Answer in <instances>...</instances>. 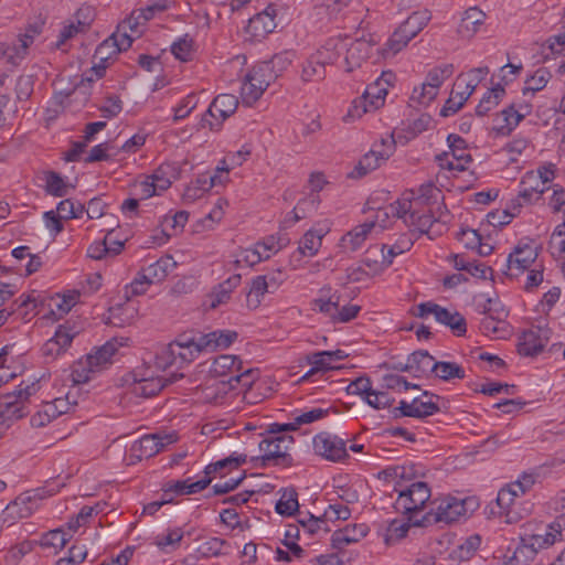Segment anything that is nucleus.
<instances>
[{
	"instance_id": "nucleus-26",
	"label": "nucleus",
	"mask_w": 565,
	"mask_h": 565,
	"mask_svg": "<svg viewBox=\"0 0 565 565\" xmlns=\"http://www.w3.org/2000/svg\"><path fill=\"white\" fill-rule=\"evenodd\" d=\"M313 309L328 316L334 322L338 307L340 305V295L332 291L330 286H324L319 290V297L312 301Z\"/></svg>"
},
{
	"instance_id": "nucleus-31",
	"label": "nucleus",
	"mask_w": 565,
	"mask_h": 565,
	"mask_svg": "<svg viewBox=\"0 0 565 565\" xmlns=\"http://www.w3.org/2000/svg\"><path fill=\"white\" fill-rule=\"evenodd\" d=\"M175 266L177 263L173 260L172 256H162L154 263L142 267L145 270L143 278L153 284L160 282L166 279V277L175 268Z\"/></svg>"
},
{
	"instance_id": "nucleus-36",
	"label": "nucleus",
	"mask_w": 565,
	"mask_h": 565,
	"mask_svg": "<svg viewBox=\"0 0 565 565\" xmlns=\"http://www.w3.org/2000/svg\"><path fill=\"white\" fill-rule=\"evenodd\" d=\"M211 481L212 479L210 477H205L195 482H191L190 479L169 481L166 483V493L173 492L177 495L198 493L204 490L211 483Z\"/></svg>"
},
{
	"instance_id": "nucleus-6",
	"label": "nucleus",
	"mask_w": 565,
	"mask_h": 565,
	"mask_svg": "<svg viewBox=\"0 0 565 565\" xmlns=\"http://www.w3.org/2000/svg\"><path fill=\"white\" fill-rule=\"evenodd\" d=\"M238 98L232 94L217 95L202 117V126L207 125L213 131H218L223 122L236 111Z\"/></svg>"
},
{
	"instance_id": "nucleus-18",
	"label": "nucleus",
	"mask_w": 565,
	"mask_h": 565,
	"mask_svg": "<svg viewBox=\"0 0 565 565\" xmlns=\"http://www.w3.org/2000/svg\"><path fill=\"white\" fill-rule=\"evenodd\" d=\"M174 343H178L177 353L183 367L198 359L200 353L205 352L200 332H184L174 340Z\"/></svg>"
},
{
	"instance_id": "nucleus-64",
	"label": "nucleus",
	"mask_w": 565,
	"mask_h": 565,
	"mask_svg": "<svg viewBox=\"0 0 565 565\" xmlns=\"http://www.w3.org/2000/svg\"><path fill=\"white\" fill-rule=\"evenodd\" d=\"M550 508L556 513L555 520L552 523L565 531V490L558 492L551 500Z\"/></svg>"
},
{
	"instance_id": "nucleus-55",
	"label": "nucleus",
	"mask_w": 565,
	"mask_h": 565,
	"mask_svg": "<svg viewBox=\"0 0 565 565\" xmlns=\"http://www.w3.org/2000/svg\"><path fill=\"white\" fill-rule=\"evenodd\" d=\"M298 493L295 489H285L280 499L277 501L275 510L281 515H292L298 511Z\"/></svg>"
},
{
	"instance_id": "nucleus-7",
	"label": "nucleus",
	"mask_w": 565,
	"mask_h": 565,
	"mask_svg": "<svg viewBox=\"0 0 565 565\" xmlns=\"http://www.w3.org/2000/svg\"><path fill=\"white\" fill-rule=\"evenodd\" d=\"M178 440L175 433H156L142 436L132 443L130 447V456L137 460L150 458L162 451L166 446Z\"/></svg>"
},
{
	"instance_id": "nucleus-61",
	"label": "nucleus",
	"mask_w": 565,
	"mask_h": 565,
	"mask_svg": "<svg viewBox=\"0 0 565 565\" xmlns=\"http://www.w3.org/2000/svg\"><path fill=\"white\" fill-rule=\"evenodd\" d=\"M454 73L452 64H444L429 71L426 77V84L435 88L437 92L441 84Z\"/></svg>"
},
{
	"instance_id": "nucleus-43",
	"label": "nucleus",
	"mask_w": 565,
	"mask_h": 565,
	"mask_svg": "<svg viewBox=\"0 0 565 565\" xmlns=\"http://www.w3.org/2000/svg\"><path fill=\"white\" fill-rule=\"evenodd\" d=\"M480 544L481 536L479 534L470 535L451 551L450 557L459 562L469 561L479 550Z\"/></svg>"
},
{
	"instance_id": "nucleus-17",
	"label": "nucleus",
	"mask_w": 565,
	"mask_h": 565,
	"mask_svg": "<svg viewBox=\"0 0 565 565\" xmlns=\"http://www.w3.org/2000/svg\"><path fill=\"white\" fill-rule=\"evenodd\" d=\"M276 14L277 9L275 8V6L269 4L268 7H266L264 11L255 14L253 18L249 19L248 24L246 26V32L255 41H260L276 29Z\"/></svg>"
},
{
	"instance_id": "nucleus-45",
	"label": "nucleus",
	"mask_w": 565,
	"mask_h": 565,
	"mask_svg": "<svg viewBox=\"0 0 565 565\" xmlns=\"http://www.w3.org/2000/svg\"><path fill=\"white\" fill-rule=\"evenodd\" d=\"M345 50V40L342 38H330L326 43L317 51L316 54H321L327 58L326 65H331L338 62Z\"/></svg>"
},
{
	"instance_id": "nucleus-21",
	"label": "nucleus",
	"mask_w": 565,
	"mask_h": 565,
	"mask_svg": "<svg viewBox=\"0 0 565 565\" xmlns=\"http://www.w3.org/2000/svg\"><path fill=\"white\" fill-rule=\"evenodd\" d=\"M183 374L173 373L171 377L164 379L161 376L157 377H145L140 380H136L132 384L131 392L136 396L140 397H151L157 395L161 390L169 383L181 379Z\"/></svg>"
},
{
	"instance_id": "nucleus-44",
	"label": "nucleus",
	"mask_w": 565,
	"mask_h": 565,
	"mask_svg": "<svg viewBox=\"0 0 565 565\" xmlns=\"http://www.w3.org/2000/svg\"><path fill=\"white\" fill-rule=\"evenodd\" d=\"M298 524L302 534L308 537L319 535L320 532L328 533L330 531L324 516L317 518L310 513L305 518L298 519Z\"/></svg>"
},
{
	"instance_id": "nucleus-41",
	"label": "nucleus",
	"mask_w": 565,
	"mask_h": 565,
	"mask_svg": "<svg viewBox=\"0 0 565 565\" xmlns=\"http://www.w3.org/2000/svg\"><path fill=\"white\" fill-rule=\"evenodd\" d=\"M504 95L505 89L503 85L498 83L483 95L476 107V114L478 116H486L490 110L499 105Z\"/></svg>"
},
{
	"instance_id": "nucleus-24",
	"label": "nucleus",
	"mask_w": 565,
	"mask_h": 565,
	"mask_svg": "<svg viewBox=\"0 0 565 565\" xmlns=\"http://www.w3.org/2000/svg\"><path fill=\"white\" fill-rule=\"evenodd\" d=\"M369 529L365 524L347 525L332 534L331 542L335 550L341 551L344 546L356 543L366 536Z\"/></svg>"
},
{
	"instance_id": "nucleus-47",
	"label": "nucleus",
	"mask_w": 565,
	"mask_h": 565,
	"mask_svg": "<svg viewBox=\"0 0 565 565\" xmlns=\"http://www.w3.org/2000/svg\"><path fill=\"white\" fill-rule=\"evenodd\" d=\"M44 180L46 193L55 198H63L68 194L71 189H74L73 185L65 183L63 178L54 171L46 172Z\"/></svg>"
},
{
	"instance_id": "nucleus-13",
	"label": "nucleus",
	"mask_w": 565,
	"mask_h": 565,
	"mask_svg": "<svg viewBox=\"0 0 565 565\" xmlns=\"http://www.w3.org/2000/svg\"><path fill=\"white\" fill-rule=\"evenodd\" d=\"M313 449L317 455L329 461H342L349 457L345 441L329 433L315 436Z\"/></svg>"
},
{
	"instance_id": "nucleus-2",
	"label": "nucleus",
	"mask_w": 565,
	"mask_h": 565,
	"mask_svg": "<svg viewBox=\"0 0 565 565\" xmlns=\"http://www.w3.org/2000/svg\"><path fill=\"white\" fill-rule=\"evenodd\" d=\"M39 390V383L32 382L0 397V437L9 429L13 420L24 417L29 411L25 402Z\"/></svg>"
},
{
	"instance_id": "nucleus-20",
	"label": "nucleus",
	"mask_w": 565,
	"mask_h": 565,
	"mask_svg": "<svg viewBox=\"0 0 565 565\" xmlns=\"http://www.w3.org/2000/svg\"><path fill=\"white\" fill-rule=\"evenodd\" d=\"M76 332L66 326H58L54 335L42 347V353L46 358L55 359L64 353L71 345Z\"/></svg>"
},
{
	"instance_id": "nucleus-35",
	"label": "nucleus",
	"mask_w": 565,
	"mask_h": 565,
	"mask_svg": "<svg viewBox=\"0 0 565 565\" xmlns=\"http://www.w3.org/2000/svg\"><path fill=\"white\" fill-rule=\"evenodd\" d=\"M563 532L564 530L558 529L554 523H550L545 526L543 533L527 535V541H532V546L541 551L564 541Z\"/></svg>"
},
{
	"instance_id": "nucleus-29",
	"label": "nucleus",
	"mask_w": 565,
	"mask_h": 565,
	"mask_svg": "<svg viewBox=\"0 0 565 565\" xmlns=\"http://www.w3.org/2000/svg\"><path fill=\"white\" fill-rule=\"evenodd\" d=\"M236 338L237 332L233 330H214L209 333H201V341L205 347V352L226 349Z\"/></svg>"
},
{
	"instance_id": "nucleus-51",
	"label": "nucleus",
	"mask_w": 565,
	"mask_h": 565,
	"mask_svg": "<svg viewBox=\"0 0 565 565\" xmlns=\"http://www.w3.org/2000/svg\"><path fill=\"white\" fill-rule=\"evenodd\" d=\"M480 331L492 339H503L509 334V323L483 317L479 324Z\"/></svg>"
},
{
	"instance_id": "nucleus-60",
	"label": "nucleus",
	"mask_w": 565,
	"mask_h": 565,
	"mask_svg": "<svg viewBox=\"0 0 565 565\" xmlns=\"http://www.w3.org/2000/svg\"><path fill=\"white\" fill-rule=\"evenodd\" d=\"M226 545L227 542L221 537H210L201 543L196 551L202 558L216 557L224 554L223 547Z\"/></svg>"
},
{
	"instance_id": "nucleus-5",
	"label": "nucleus",
	"mask_w": 565,
	"mask_h": 565,
	"mask_svg": "<svg viewBox=\"0 0 565 565\" xmlns=\"http://www.w3.org/2000/svg\"><path fill=\"white\" fill-rule=\"evenodd\" d=\"M274 82L273 74L267 65L256 64L245 76L241 86L242 102L246 106L256 103Z\"/></svg>"
},
{
	"instance_id": "nucleus-1",
	"label": "nucleus",
	"mask_w": 565,
	"mask_h": 565,
	"mask_svg": "<svg viewBox=\"0 0 565 565\" xmlns=\"http://www.w3.org/2000/svg\"><path fill=\"white\" fill-rule=\"evenodd\" d=\"M210 373L214 377H220L223 384H228L231 390H235L238 386L242 388L252 387L258 375V370H244L242 361L237 356L223 354L214 359Z\"/></svg>"
},
{
	"instance_id": "nucleus-32",
	"label": "nucleus",
	"mask_w": 565,
	"mask_h": 565,
	"mask_svg": "<svg viewBox=\"0 0 565 565\" xmlns=\"http://www.w3.org/2000/svg\"><path fill=\"white\" fill-rule=\"evenodd\" d=\"M435 320L448 327L457 337H462L467 332V322L465 317L458 311H450L447 308L439 306L436 310Z\"/></svg>"
},
{
	"instance_id": "nucleus-3",
	"label": "nucleus",
	"mask_w": 565,
	"mask_h": 565,
	"mask_svg": "<svg viewBox=\"0 0 565 565\" xmlns=\"http://www.w3.org/2000/svg\"><path fill=\"white\" fill-rule=\"evenodd\" d=\"M478 502L475 498L458 499L455 497H445L438 500L434 511L427 514L426 520L434 518L435 522L452 523L465 518L469 512L475 511Z\"/></svg>"
},
{
	"instance_id": "nucleus-19",
	"label": "nucleus",
	"mask_w": 565,
	"mask_h": 565,
	"mask_svg": "<svg viewBox=\"0 0 565 565\" xmlns=\"http://www.w3.org/2000/svg\"><path fill=\"white\" fill-rule=\"evenodd\" d=\"M437 361L427 351L419 350L408 355L404 365L399 364L396 370L411 372L415 377H422L435 371Z\"/></svg>"
},
{
	"instance_id": "nucleus-12",
	"label": "nucleus",
	"mask_w": 565,
	"mask_h": 565,
	"mask_svg": "<svg viewBox=\"0 0 565 565\" xmlns=\"http://www.w3.org/2000/svg\"><path fill=\"white\" fill-rule=\"evenodd\" d=\"M381 149H371L359 161L351 175L361 178L377 169L384 161H386L395 150V141L393 137L382 139Z\"/></svg>"
},
{
	"instance_id": "nucleus-57",
	"label": "nucleus",
	"mask_w": 565,
	"mask_h": 565,
	"mask_svg": "<svg viewBox=\"0 0 565 565\" xmlns=\"http://www.w3.org/2000/svg\"><path fill=\"white\" fill-rule=\"evenodd\" d=\"M56 212L64 220L81 218L85 213V205L73 199H65L56 206Z\"/></svg>"
},
{
	"instance_id": "nucleus-48",
	"label": "nucleus",
	"mask_w": 565,
	"mask_h": 565,
	"mask_svg": "<svg viewBox=\"0 0 565 565\" xmlns=\"http://www.w3.org/2000/svg\"><path fill=\"white\" fill-rule=\"evenodd\" d=\"M552 75L546 67L537 68L529 78L525 81V85L522 89L524 96L527 94H534L542 90L550 82Z\"/></svg>"
},
{
	"instance_id": "nucleus-16",
	"label": "nucleus",
	"mask_w": 565,
	"mask_h": 565,
	"mask_svg": "<svg viewBox=\"0 0 565 565\" xmlns=\"http://www.w3.org/2000/svg\"><path fill=\"white\" fill-rule=\"evenodd\" d=\"M530 113L531 106L529 104H520L518 108L515 104H512L497 114L494 118L495 126L493 129L497 135L509 136Z\"/></svg>"
},
{
	"instance_id": "nucleus-59",
	"label": "nucleus",
	"mask_w": 565,
	"mask_h": 565,
	"mask_svg": "<svg viewBox=\"0 0 565 565\" xmlns=\"http://www.w3.org/2000/svg\"><path fill=\"white\" fill-rule=\"evenodd\" d=\"M387 95V89L382 87L381 83L377 81L372 85H369L362 95V97L370 104V107L374 110L379 109L383 106L385 96Z\"/></svg>"
},
{
	"instance_id": "nucleus-63",
	"label": "nucleus",
	"mask_w": 565,
	"mask_h": 565,
	"mask_svg": "<svg viewBox=\"0 0 565 565\" xmlns=\"http://www.w3.org/2000/svg\"><path fill=\"white\" fill-rule=\"evenodd\" d=\"M539 550L532 546V541H527V535L521 537L520 544L513 552V558L519 561L521 564L526 565L530 561H533Z\"/></svg>"
},
{
	"instance_id": "nucleus-4",
	"label": "nucleus",
	"mask_w": 565,
	"mask_h": 565,
	"mask_svg": "<svg viewBox=\"0 0 565 565\" xmlns=\"http://www.w3.org/2000/svg\"><path fill=\"white\" fill-rule=\"evenodd\" d=\"M398 498L395 502V507L398 511L404 514H409V520H413V514L422 511L425 504L431 497L430 488L424 481H416L406 488L397 489Z\"/></svg>"
},
{
	"instance_id": "nucleus-14",
	"label": "nucleus",
	"mask_w": 565,
	"mask_h": 565,
	"mask_svg": "<svg viewBox=\"0 0 565 565\" xmlns=\"http://www.w3.org/2000/svg\"><path fill=\"white\" fill-rule=\"evenodd\" d=\"M552 331L547 327L533 326L524 331L518 343V352L524 356H535L548 343Z\"/></svg>"
},
{
	"instance_id": "nucleus-34",
	"label": "nucleus",
	"mask_w": 565,
	"mask_h": 565,
	"mask_svg": "<svg viewBox=\"0 0 565 565\" xmlns=\"http://www.w3.org/2000/svg\"><path fill=\"white\" fill-rule=\"evenodd\" d=\"M122 345L117 339L107 341L104 345L98 348L94 353L88 354V365L97 369L99 372L103 367L111 362L113 355Z\"/></svg>"
},
{
	"instance_id": "nucleus-38",
	"label": "nucleus",
	"mask_w": 565,
	"mask_h": 565,
	"mask_svg": "<svg viewBox=\"0 0 565 565\" xmlns=\"http://www.w3.org/2000/svg\"><path fill=\"white\" fill-rule=\"evenodd\" d=\"M38 508L39 504L32 502L31 493L24 492L13 502L8 504L6 511L11 518L25 519L29 518Z\"/></svg>"
},
{
	"instance_id": "nucleus-8",
	"label": "nucleus",
	"mask_w": 565,
	"mask_h": 565,
	"mask_svg": "<svg viewBox=\"0 0 565 565\" xmlns=\"http://www.w3.org/2000/svg\"><path fill=\"white\" fill-rule=\"evenodd\" d=\"M292 443V437L285 435L264 439L259 443V450L263 455L253 457L252 461L258 467H266L270 461H275V463L286 462L289 459L287 450Z\"/></svg>"
},
{
	"instance_id": "nucleus-54",
	"label": "nucleus",
	"mask_w": 565,
	"mask_h": 565,
	"mask_svg": "<svg viewBox=\"0 0 565 565\" xmlns=\"http://www.w3.org/2000/svg\"><path fill=\"white\" fill-rule=\"evenodd\" d=\"M413 195L414 193H411V196L395 201L387 207V211L384 214L386 216L393 215L397 218H402L407 225L409 222V215L415 212L413 210Z\"/></svg>"
},
{
	"instance_id": "nucleus-30",
	"label": "nucleus",
	"mask_w": 565,
	"mask_h": 565,
	"mask_svg": "<svg viewBox=\"0 0 565 565\" xmlns=\"http://www.w3.org/2000/svg\"><path fill=\"white\" fill-rule=\"evenodd\" d=\"M486 14L477 7L467 9L458 25V33L462 38L473 36L484 23Z\"/></svg>"
},
{
	"instance_id": "nucleus-22",
	"label": "nucleus",
	"mask_w": 565,
	"mask_h": 565,
	"mask_svg": "<svg viewBox=\"0 0 565 565\" xmlns=\"http://www.w3.org/2000/svg\"><path fill=\"white\" fill-rule=\"evenodd\" d=\"M441 214L438 218H436L430 213L419 214L418 212H414L409 215V222L407 226L413 227L414 231H417L419 234H426L430 239H434L441 233V224L440 220Z\"/></svg>"
},
{
	"instance_id": "nucleus-39",
	"label": "nucleus",
	"mask_w": 565,
	"mask_h": 565,
	"mask_svg": "<svg viewBox=\"0 0 565 565\" xmlns=\"http://www.w3.org/2000/svg\"><path fill=\"white\" fill-rule=\"evenodd\" d=\"M326 58L322 53L312 55L303 65L301 78L305 82L320 81L326 76Z\"/></svg>"
},
{
	"instance_id": "nucleus-28",
	"label": "nucleus",
	"mask_w": 565,
	"mask_h": 565,
	"mask_svg": "<svg viewBox=\"0 0 565 565\" xmlns=\"http://www.w3.org/2000/svg\"><path fill=\"white\" fill-rule=\"evenodd\" d=\"M375 222H365L353 227L341 238V247L347 252H355L362 247Z\"/></svg>"
},
{
	"instance_id": "nucleus-49",
	"label": "nucleus",
	"mask_w": 565,
	"mask_h": 565,
	"mask_svg": "<svg viewBox=\"0 0 565 565\" xmlns=\"http://www.w3.org/2000/svg\"><path fill=\"white\" fill-rule=\"evenodd\" d=\"M429 20V11H415L401 24V26H403V30L414 39L424 29V26H426Z\"/></svg>"
},
{
	"instance_id": "nucleus-53",
	"label": "nucleus",
	"mask_w": 565,
	"mask_h": 565,
	"mask_svg": "<svg viewBox=\"0 0 565 565\" xmlns=\"http://www.w3.org/2000/svg\"><path fill=\"white\" fill-rule=\"evenodd\" d=\"M436 377L443 381H450L452 379H465L466 372L461 365L455 362L437 361L435 371L433 372Z\"/></svg>"
},
{
	"instance_id": "nucleus-27",
	"label": "nucleus",
	"mask_w": 565,
	"mask_h": 565,
	"mask_svg": "<svg viewBox=\"0 0 565 565\" xmlns=\"http://www.w3.org/2000/svg\"><path fill=\"white\" fill-rule=\"evenodd\" d=\"M31 45L30 36L26 40H20V36L13 43H0V60H6L12 66H19L28 55Z\"/></svg>"
},
{
	"instance_id": "nucleus-23",
	"label": "nucleus",
	"mask_w": 565,
	"mask_h": 565,
	"mask_svg": "<svg viewBox=\"0 0 565 565\" xmlns=\"http://www.w3.org/2000/svg\"><path fill=\"white\" fill-rule=\"evenodd\" d=\"M342 39L345 40V50L343 54L347 71L351 72L354 67L360 66L361 62L369 56L371 46L363 40H352L350 38Z\"/></svg>"
},
{
	"instance_id": "nucleus-9",
	"label": "nucleus",
	"mask_w": 565,
	"mask_h": 565,
	"mask_svg": "<svg viewBox=\"0 0 565 565\" xmlns=\"http://www.w3.org/2000/svg\"><path fill=\"white\" fill-rule=\"evenodd\" d=\"M537 256L539 246L532 242H520L507 257L504 274L511 278L519 277L535 263Z\"/></svg>"
},
{
	"instance_id": "nucleus-42",
	"label": "nucleus",
	"mask_w": 565,
	"mask_h": 565,
	"mask_svg": "<svg viewBox=\"0 0 565 565\" xmlns=\"http://www.w3.org/2000/svg\"><path fill=\"white\" fill-rule=\"evenodd\" d=\"M178 343L172 341L171 343L162 347L156 353V365L159 369L166 370L172 366L177 369H182L181 361H179L178 356Z\"/></svg>"
},
{
	"instance_id": "nucleus-50",
	"label": "nucleus",
	"mask_w": 565,
	"mask_h": 565,
	"mask_svg": "<svg viewBox=\"0 0 565 565\" xmlns=\"http://www.w3.org/2000/svg\"><path fill=\"white\" fill-rule=\"evenodd\" d=\"M189 213L186 211H179L174 215H166L161 221L162 233L167 238L178 234L186 224Z\"/></svg>"
},
{
	"instance_id": "nucleus-10",
	"label": "nucleus",
	"mask_w": 565,
	"mask_h": 565,
	"mask_svg": "<svg viewBox=\"0 0 565 565\" xmlns=\"http://www.w3.org/2000/svg\"><path fill=\"white\" fill-rule=\"evenodd\" d=\"M440 396L425 391L422 397H416L412 402L401 401L399 406L394 409L395 417L407 416L424 418L439 412L438 401Z\"/></svg>"
},
{
	"instance_id": "nucleus-33",
	"label": "nucleus",
	"mask_w": 565,
	"mask_h": 565,
	"mask_svg": "<svg viewBox=\"0 0 565 565\" xmlns=\"http://www.w3.org/2000/svg\"><path fill=\"white\" fill-rule=\"evenodd\" d=\"M239 284L241 275L238 274L232 275L226 280L218 284L209 295L210 307L215 309L218 306L226 303L230 300L233 290L237 288Z\"/></svg>"
},
{
	"instance_id": "nucleus-37",
	"label": "nucleus",
	"mask_w": 565,
	"mask_h": 565,
	"mask_svg": "<svg viewBox=\"0 0 565 565\" xmlns=\"http://www.w3.org/2000/svg\"><path fill=\"white\" fill-rule=\"evenodd\" d=\"M413 238L408 235H402L393 245H382V267H390L393 264V259L409 250L413 246Z\"/></svg>"
},
{
	"instance_id": "nucleus-56",
	"label": "nucleus",
	"mask_w": 565,
	"mask_h": 565,
	"mask_svg": "<svg viewBox=\"0 0 565 565\" xmlns=\"http://www.w3.org/2000/svg\"><path fill=\"white\" fill-rule=\"evenodd\" d=\"M247 460V456L243 454H232L227 458L217 460L216 462L210 463L205 467V475L210 477L213 473L220 472L222 469L230 468L234 469L245 463Z\"/></svg>"
},
{
	"instance_id": "nucleus-62",
	"label": "nucleus",
	"mask_w": 565,
	"mask_h": 565,
	"mask_svg": "<svg viewBox=\"0 0 565 565\" xmlns=\"http://www.w3.org/2000/svg\"><path fill=\"white\" fill-rule=\"evenodd\" d=\"M78 296H79L78 294L74 292V294L67 295V296L64 295L61 297L60 295H56L55 297H52L50 299V303H49V307L51 308L52 313H55V310H54V307H55L60 317H62L63 315H66L67 312L71 311V309L76 303Z\"/></svg>"
},
{
	"instance_id": "nucleus-46",
	"label": "nucleus",
	"mask_w": 565,
	"mask_h": 565,
	"mask_svg": "<svg viewBox=\"0 0 565 565\" xmlns=\"http://www.w3.org/2000/svg\"><path fill=\"white\" fill-rule=\"evenodd\" d=\"M269 294V288L266 279L258 275L250 280L249 290L247 292V306L256 309L264 299V296Z\"/></svg>"
},
{
	"instance_id": "nucleus-25",
	"label": "nucleus",
	"mask_w": 565,
	"mask_h": 565,
	"mask_svg": "<svg viewBox=\"0 0 565 565\" xmlns=\"http://www.w3.org/2000/svg\"><path fill=\"white\" fill-rule=\"evenodd\" d=\"M329 232V226L323 224H318L316 227L308 230L299 242V252L303 256H315L320 246L323 236Z\"/></svg>"
},
{
	"instance_id": "nucleus-11",
	"label": "nucleus",
	"mask_w": 565,
	"mask_h": 565,
	"mask_svg": "<svg viewBox=\"0 0 565 565\" xmlns=\"http://www.w3.org/2000/svg\"><path fill=\"white\" fill-rule=\"evenodd\" d=\"M451 149V159L449 153L443 152L436 157L439 167L449 171H465L472 161L470 153L466 151V141L458 135H449L447 138Z\"/></svg>"
},
{
	"instance_id": "nucleus-15",
	"label": "nucleus",
	"mask_w": 565,
	"mask_h": 565,
	"mask_svg": "<svg viewBox=\"0 0 565 565\" xmlns=\"http://www.w3.org/2000/svg\"><path fill=\"white\" fill-rule=\"evenodd\" d=\"M540 174L534 171L524 173L520 181V190L516 199L511 201V207H521L523 204H531L536 202L541 195L548 190V186H543Z\"/></svg>"
},
{
	"instance_id": "nucleus-52",
	"label": "nucleus",
	"mask_w": 565,
	"mask_h": 565,
	"mask_svg": "<svg viewBox=\"0 0 565 565\" xmlns=\"http://www.w3.org/2000/svg\"><path fill=\"white\" fill-rule=\"evenodd\" d=\"M295 57L292 51H284L275 54L271 60L260 62L262 65H267L270 73L273 74L274 81L281 75L284 71L291 64Z\"/></svg>"
},
{
	"instance_id": "nucleus-40",
	"label": "nucleus",
	"mask_w": 565,
	"mask_h": 565,
	"mask_svg": "<svg viewBox=\"0 0 565 565\" xmlns=\"http://www.w3.org/2000/svg\"><path fill=\"white\" fill-rule=\"evenodd\" d=\"M326 351L313 352L307 355V361L311 365L309 371L301 377L302 381H309L317 374H324L335 369L328 356L323 355Z\"/></svg>"
},
{
	"instance_id": "nucleus-58",
	"label": "nucleus",
	"mask_w": 565,
	"mask_h": 565,
	"mask_svg": "<svg viewBox=\"0 0 565 565\" xmlns=\"http://www.w3.org/2000/svg\"><path fill=\"white\" fill-rule=\"evenodd\" d=\"M118 45L116 44V36H109L103 41L95 50L94 58L103 63H111L114 57L118 55Z\"/></svg>"
}]
</instances>
